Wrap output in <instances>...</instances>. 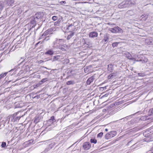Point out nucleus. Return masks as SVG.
<instances>
[{"label":"nucleus","mask_w":153,"mask_h":153,"mask_svg":"<svg viewBox=\"0 0 153 153\" xmlns=\"http://www.w3.org/2000/svg\"><path fill=\"white\" fill-rule=\"evenodd\" d=\"M57 57L58 56H54L53 59L56 60L57 59H58V58H57Z\"/></svg>","instance_id":"4c0bfd02"},{"label":"nucleus","mask_w":153,"mask_h":153,"mask_svg":"<svg viewBox=\"0 0 153 153\" xmlns=\"http://www.w3.org/2000/svg\"><path fill=\"white\" fill-rule=\"evenodd\" d=\"M6 146V143L5 142H2L1 144V147L2 148Z\"/></svg>","instance_id":"cd10ccee"},{"label":"nucleus","mask_w":153,"mask_h":153,"mask_svg":"<svg viewBox=\"0 0 153 153\" xmlns=\"http://www.w3.org/2000/svg\"><path fill=\"white\" fill-rule=\"evenodd\" d=\"M51 120H52V123H51V124H50V125L53 124V123L54 122H55L56 121V120L55 119V117L54 116H52L51 117Z\"/></svg>","instance_id":"b1692460"},{"label":"nucleus","mask_w":153,"mask_h":153,"mask_svg":"<svg viewBox=\"0 0 153 153\" xmlns=\"http://www.w3.org/2000/svg\"><path fill=\"white\" fill-rule=\"evenodd\" d=\"M60 3L62 4V5L63 4H65L66 3V2L65 1H61L60 2Z\"/></svg>","instance_id":"473e14b6"},{"label":"nucleus","mask_w":153,"mask_h":153,"mask_svg":"<svg viewBox=\"0 0 153 153\" xmlns=\"http://www.w3.org/2000/svg\"><path fill=\"white\" fill-rule=\"evenodd\" d=\"M91 147V144L88 142L84 143L83 145V148L85 150H88Z\"/></svg>","instance_id":"20e7f679"},{"label":"nucleus","mask_w":153,"mask_h":153,"mask_svg":"<svg viewBox=\"0 0 153 153\" xmlns=\"http://www.w3.org/2000/svg\"><path fill=\"white\" fill-rule=\"evenodd\" d=\"M25 114H24V115H22L21 116H17L14 119V118L13 116H11L10 118V120L11 119L12 121H15L17 120H19L20 119V118L22 117H23Z\"/></svg>","instance_id":"6e6552de"},{"label":"nucleus","mask_w":153,"mask_h":153,"mask_svg":"<svg viewBox=\"0 0 153 153\" xmlns=\"http://www.w3.org/2000/svg\"><path fill=\"white\" fill-rule=\"evenodd\" d=\"M58 19V17L56 16H53L52 17V19L53 21L56 20Z\"/></svg>","instance_id":"c85d7f7f"},{"label":"nucleus","mask_w":153,"mask_h":153,"mask_svg":"<svg viewBox=\"0 0 153 153\" xmlns=\"http://www.w3.org/2000/svg\"><path fill=\"white\" fill-rule=\"evenodd\" d=\"M113 70V65L111 64H109L108 65V70L109 72H112Z\"/></svg>","instance_id":"f8f14e48"},{"label":"nucleus","mask_w":153,"mask_h":153,"mask_svg":"<svg viewBox=\"0 0 153 153\" xmlns=\"http://www.w3.org/2000/svg\"><path fill=\"white\" fill-rule=\"evenodd\" d=\"M108 36L107 35L104 36V39L102 40V41L105 42H107L108 40Z\"/></svg>","instance_id":"f3484780"},{"label":"nucleus","mask_w":153,"mask_h":153,"mask_svg":"<svg viewBox=\"0 0 153 153\" xmlns=\"http://www.w3.org/2000/svg\"><path fill=\"white\" fill-rule=\"evenodd\" d=\"M101 88H102L103 89H106V87H102Z\"/></svg>","instance_id":"37998d69"},{"label":"nucleus","mask_w":153,"mask_h":153,"mask_svg":"<svg viewBox=\"0 0 153 153\" xmlns=\"http://www.w3.org/2000/svg\"><path fill=\"white\" fill-rule=\"evenodd\" d=\"M44 61L43 60H40L39 62L40 63H42V62H43Z\"/></svg>","instance_id":"a19ab883"},{"label":"nucleus","mask_w":153,"mask_h":153,"mask_svg":"<svg viewBox=\"0 0 153 153\" xmlns=\"http://www.w3.org/2000/svg\"><path fill=\"white\" fill-rule=\"evenodd\" d=\"M103 134V133L101 132L97 134V137H101Z\"/></svg>","instance_id":"c756f323"},{"label":"nucleus","mask_w":153,"mask_h":153,"mask_svg":"<svg viewBox=\"0 0 153 153\" xmlns=\"http://www.w3.org/2000/svg\"><path fill=\"white\" fill-rule=\"evenodd\" d=\"M54 53L53 51L51 50H49L47 52L45 53V54L46 55H52Z\"/></svg>","instance_id":"dca6fc26"},{"label":"nucleus","mask_w":153,"mask_h":153,"mask_svg":"<svg viewBox=\"0 0 153 153\" xmlns=\"http://www.w3.org/2000/svg\"><path fill=\"white\" fill-rule=\"evenodd\" d=\"M138 75L140 76H144V74H143L141 73H138Z\"/></svg>","instance_id":"e433bc0d"},{"label":"nucleus","mask_w":153,"mask_h":153,"mask_svg":"<svg viewBox=\"0 0 153 153\" xmlns=\"http://www.w3.org/2000/svg\"><path fill=\"white\" fill-rule=\"evenodd\" d=\"M94 79V76H92L90 78H89L87 80L86 84L88 85H89L91 83L93 82Z\"/></svg>","instance_id":"0eeeda50"},{"label":"nucleus","mask_w":153,"mask_h":153,"mask_svg":"<svg viewBox=\"0 0 153 153\" xmlns=\"http://www.w3.org/2000/svg\"><path fill=\"white\" fill-rule=\"evenodd\" d=\"M126 2V1L123 2L118 5V7L120 8L129 7L128 4H127Z\"/></svg>","instance_id":"39448f33"},{"label":"nucleus","mask_w":153,"mask_h":153,"mask_svg":"<svg viewBox=\"0 0 153 153\" xmlns=\"http://www.w3.org/2000/svg\"><path fill=\"white\" fill-rule=\"evenodd\" d=\"M151 110V113L152 114V115H153V108Z\"/></svg>","instance_id":"79ce46f5"},{"label":"nucleus","mask_w":153,"mask_h":153,"mask_svg":"<svg viewBox=\"0 0 153 153\" xmlns=\"http://www.w3.org/2000/svg\"><path fill=\"white\" fill-rule=\"evenodd\" d=\"M124 54H125V55H126V56L128 59H132V60H133V59H134V58H131V55L128 52H125V53H124Z\"/></svg>","instance_id":"4468645a"},{"label":"nucleus","mask_w":153,"mask_h":153,"mask_svg":"<svg viewBox=\"0 0 153 153\" xmlns=\"http://www.w3.org/2000/svg\"><path fill=\"white\" fill-rule=\"evenodd\" d=\"M40 42H39L37 43L36 44V45H37Z\"/></svg>","instance_id":"a18cd8bd"},{"label":"nucleus","mask_w":153,"mask_h":153,"mask_svg":"<svg viewBox=\"0 0 153 153\" xmlns=\"http://www.w3.org/2000/svg\"><path fill=\"white\" fill-rule=\"evenodd\" d=\"M153 153V147L151 148V149L149 151V153Z\"/></svg>","instance_id":"c9c22d12"},{"label":"nucleus","mask_w":153,"mask_h":153,"mask_svg":"<svg viewBox=\"0 0 153 153\" xmlns=\"http://www.w3.org/2000/svg\"><path fill=\"white\" fill-rule=\"evenodd\" d=\"M117 73H111L108 76V79H112L113 78V76H115L116 75Z\"/></svg>","instance_id":"2eb2a0df"},{"label":"nucleus","mask_w":153,"mask_h":153,"mask_svg":"<svg viewBox=\"0 0 153 153\" xmlns=\"http://www.w3.org/2000/svg\"><path fill=\"white\" fill-rule=\"evenodd\" d=\"M7 72L2 73L0 75V79L5 77L7 74Z\"/></svg>","instance_id":"a211bd4d"},{"label":"nucleus","mask_w":153,"mask_h":153,"mask_svg":"<svg viewBox=\"0 0 153 153\" xmlns=\"http://www.w3.org/2000/svg\"><path fill=\"white\" fill-rule=\"evenodd\" d=\"M66 30L70 32H72L74 30V24H71L69 25H68Z\"/></svg>","instance_id":"423d86ee"},{"label":"nucleus","mask_w":153,"mask_h":153,"mask_svg":"<svg viewBox=\"0 0 153 153\" xmlns=\"http://www.w3.org/2000/svg\"><path fill=\"white\" fill-rule=\"evenodd\" d=\"M127 4H128L129 7L131 6L132 5H134L135 4V2L134 1L132 0H127Z\"/></svg>","instance_id":"9d476101"},{"label":"nucleus","mask_w":153,"mask_h":153,"mask_svg":"<svg viewBox=\"0 0 153 153\" xmlns=\"http://www.w3.org/2000/svg\"><path fill=\"white\" fill-rule=\"evenodd\" d=\"M49 30H46L43 34V35H45V36H46L49 33Z\"/></svg>","instance_id":"a878e982"},{"label":"nucleus","mask_w":153,"mask_h":153,"mask_svg":"<svg viewBox=\"0 0 153 153\" xmlns=\"http://www.w3.org/2000/svg\"><path fill=\"white\" fill-rule=\"evenodd\" d=\"M143 17H145V16H143Z\"/></svg>","instance_id":"09e8293b"},{"label":"nucleus","mask_w":153,"mask_h":153,"mask_svg":"<svg viewBox=\"0 0 153 153\" xmlns=\"http://www.w3.org/2000/svg\"><path fill=\"white\" fill-rule=\"evenodd\" d=\"M60 41H63V40L62 39H59V40L57 39L56 40V43H57L58 44H59V42Z\"/></svg>","instance_id":"7c9ffc66"},{"label":"nucleus","mask_w":153,"mask_h":153,"mask_svg":"<svg viewBox=\"0 0 153 153\" xmlns=\"http://www.w3.org/2000/svg\"><path fill=\"white\" fill-rule=\"evenodd\" d=\"M63 46L62 45H59V46H58V48L60 49L62 51H64L65 50V49L62 47Z\"/></svg>","instance_id":"4be33fe9"},{"label":"nucleus","mask_w":153,"mask_h":153,"mask_svg":"<svg viewBox=\"0 0 153 153\" xmlns=\"http://www.w3.org/2000/svg\"><path fill=\"white\" fill-rule=\"evenodd\" d=\"M89 35L90 37L94 38L97 37L98 36V33L95 32H92L90 33Z\"/></svg>","instance_id":"1a4fd4ad"},{"label":"nucleus","mask_w":153,"mask_h":153,"mask_svg":"<svg viewBox=\"0 0 153 153\" xmlns=\"http://www.w3.org/2000/svg\"><path fill=\"white\" fill-rule=\"evenodd\" d=\"M21 112H17V113H16V114L17 115H18V114H20L21 113Z\"/></svg>","instance_id":"ea45409f"},{"label":"nucleus","mask_w":153,"mask_h":153,"mask_svg":"<svg viewBox=\"0 0 153 153\" xmlns=\"http://www.w3.org/2000/svg\"><path fill=\"white\" fill-rule=\"evenodd\" d=\"M146 42H147V44L149 45H153V43L150 40H146Z\"/></svg>","instance_id":"393cba45"},{"label":"nucleus","mask_w":153,"mask_h":153,"mask_svg":"<svg viewBox=\"0 0 153 153\" xmlns=\"http://www.w3.org/2000/svg\"><path fill=\"white\" fill-rule=\"evenodd\" d=\"M119 43L118 42H114V43H112V46H113V47L114 48V47H115L116 46H117V45H118V44Z\"/></svg>","instance_id":"bb28decb"},{"label":"nucleus","mask_w":153,"mask_h":153,"mask_svg":"<svg viewBox=\"0 0 153 153\" xmlns=\"http://www.w3.org/2000/svg\"><path fill=\"white\" fill-rule=\"evenodd\" d=\"M143 17H145V16H143Z\"/></svg>","instance_id":"8fccbe9b"},{"label":"nucleus","mask_w":153,"mask_h":153,"mask_svg":"<svg viewBox=\"0 0 153 153\" xmlns=\"http://www.w3.org/2000/svg\"><path fill=\"white\" fill-rule=\"evenodd\" d=\"M116 134V131H112L106 134L105 137L106 139H109L115 136Z\"/></svg>","instance_id":"f257e3e1"},{"label":"nucleus","mask_w":153,"mask_h":153,"mask_svg":"<svg viewBox=\"0 0 153 153\" xmlns=\"http://www.w3.org/2000/svg\"><path fill=\"white\" fill-rule=\"evenodd\" d=\"M49 39V37L47 36L45 38V39L43 40V42H44V40H48Z\"/></svg>","instance_id":"f704fd0d"},{"label":"nucleus","mask_w":153,"mask_h":153,"mask_svg":"<svg viewBox=\"0 0 153 153\" xmlns=\"http://www.w3.org/2000/svg\"><path fill=\"white\" fill-rule=\"evenodd\" d=\"M105 131H108V129L107 128H106V129H105Z\"/></svg>","instance_id":"49530a36"},{"label":"nucleus","mask_w":153,"mask_h":153,"mask_svg":"<svg viewBox=\"0 0 153 153\" xmlns=\"http://www.w3.org/2000/svg\"><path fill=\"white\" fill-rule=\"evenodd\" d=\"M55 143L54 142H53L51 144H50L49 146V147L48 148H46L45 150V152L48 151V150L51 149H52L54 146L55 145Z\"/></svg>","instance_id":"9b49d317"},{"label":"nucleus","mask_w":153,"mask_h":153,"mask_svg":"<svg viewBox=\"0 0 153 153\" xmlns=\"http://www.w3.org/2000/svg\"><path fill=\"white\" fill-rule=\"evenodd\" d=\"M90 142L91 143L95 144L97 143V140L95 139H91L90 140Z\"/></svg>","instance_id":"5701e85b"},{"label":"nucleus","mask_w":153,"mask_h":153,"mask_svg":"<svg viewBox=\"0 0 153 153\" xmlns=\"http://www.w3.org/2000/svg\"><path fill=\"white\" fill-rule=\"evenodd\" d=\"M45 35H43V34L41 36H40L39 39H42L45 37Z\"/></svg>","instance_id":"2f4dec72"},{"label":"nucleus","mask_w":153,"mask_h":153,"mask_svg":"<svg viewBox=\"0 0 153 153\" xmlns=\"http://www.w3.org/2000/svg\"><path fill=\"white\" fill-rule=\"evenodd\" d=\"M147 19V17H146L145 19H143L145 20Z\"/></svg>","instance_id":"c03bdc74"},{"label":"nucleus","mask_w":153,"mask_h":153,"mask_svg":"<svg viewBox=\"0 0 153 153\" xmlns=\"http://www.w3.org/2000/svg\"><path fill=\"white\" fill-rule=\"evenodd\" d=\"M74 35V33H71L67 37V39L68 40L69 39Z\"/></svg>","instance_id":"aec40b11"},{"label":"nucleus","mask_w":153,"mask_h":153,"mask_svg":"<svg viewBox=\"0 0 153 153\" xmlns=\"http://www.w3.org/2000/svg\"><path fill=\"white\" fill-rule=\"evenodd\" d=\"M42 15L41 13H36L33 16L34 19L31 21L32 23L34 24L36 23V20H37L41 18Z\"/></svg>","instance_id":"7ed1b4c3"},{"label":"nucleus","mask_w":153,"mask_h":153,"mask_svg":"<svg viewBox=\"0 0 153 153\" xmlns=\"http://www.w3.org/2000/svg\"><path fill=\"white\" fill-rule=\"evenodd\" d=\"M145 62H146L147 61V59H145Z\"/></svg>","instance_id":"de8ad7c7"},{"label":"nucleus","mask_w":153,"mask_h":153,"mask_svg":"<svg viewBox=\"0 0 153 153\" xmlns=\"http://www.w3.org/2000/svg\"><path fill=\"white\" fill-rule=\"evenodd\" d=\"M45 79H43L41 81L42 82H45Z\"/></svg>","instance_id":"58836bf2"},{"label":"nucleus","mask_w":153,"mask_h":153,"mask_svg":"<svg viewBox=\"0 0 153 153\" xmlns=\"http://www.w3.org/2000/svg\"><path fill=\"white\" fill-rule=\"evenodd\" d=\"M14 1L13 0H7L5 1V3L8 4V5L10 6L13 4Z\"/></svg>","instance_id":"ddd939ff"},{"label":"nucleus","mask_w":153,"mask_h":153,"mask_svg":"<svg viewBox=\"0 0 153 153\" xmlns=\"http://www.w3.org/2000/svg\"><path fill=\"white\" fill-rule=\"evenodd\" d=\"M50 123H52V121L51 119H49L47 121V123L48 124H49Z\"/></svg>","instance_id":"72a5a7b5"},{"label":"nucleus","mask_w":153,"mask_h":153,"mask_svg":"<svg viewBox=\"0 0 153 153\" xmlns=\"http://www.w3.org/2000/svg\"><path fill=\"white\" fill-rule=\"evenodd\" d=\"M109 30L113 33H121L122 31V30L118 27H115L113 28H110Z\"/></svg>","instance_id":"f03ea898"},{"label":"nucleus","mask_w":153,"mask_h":153,"mask_svg":"<svg viewBox=\"0 0 153 153\" xmlns=\"http://www.w3.org/2000/svg\"><path fill=\"white\" fill-rule=\"evenodd\" d=\"M74 84V82L73 81H69L66 82V84L68 85H73Z\"/></svg>","instance_id":"6ab92c4d"},{"label":"nucleus","mask_w":153,"mask_h":153,"mask_svg":"<svg viewBox=\"0 0 153 153\" xmlns=\"http://www.w3.org/2000/svg\"><path fill=\"white\" fill-rule=\"evenodd\" d=\"M39 121V117H36L34 118V122L35 123H38Z\"/></svg>","instance_id":"412c9836"}]
</instances>
